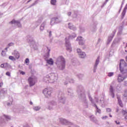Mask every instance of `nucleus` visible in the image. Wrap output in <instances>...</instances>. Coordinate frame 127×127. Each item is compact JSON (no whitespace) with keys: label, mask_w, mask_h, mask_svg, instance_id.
<instances>
[{"label":"nucleus","mask_w":127,"mask_h":127,"mask_svg":"<svg viewBox=\"0 0 127 127\" xmlns=\"http://www.w3.org/2000/svg\"><path fill=\"white\" fill-rule=\"evenodd\" d=\"M46 83H55L58 80V74L57 73H51L44 77Z\"/></svg>","instance_id":"1"},{"label":"nucleus","mask_w":127,"mask_h":127,"mask_svg":"<svg viewBox=\"0 0 127 127\" xmlns=\"http://www.w3.org/2000/svg\"><path fill=\"white\" fill-rule=\"evenodd\" d=\"M56 64L60 70H64L66 66V61L62 56L58 57L56 61Z\"/></svg>","instance_id":"2"},{"label":"nucleus","mask_w":127,"mask_h":127,"mask_svg":"<svg viewBox=\"0 0 127 127\" xmlns=\"http://www.w3.org/2000/svg\"><path fill=\"white\" fill-rule=\"evenodd\" d=\"M119 67L121 73L127 75V65L124 60H121Z\"/></svg>","instance_id":"3"},{"label":"nucleus","mask_w":127,"mask_h":127,"mask_svg":"<svg viewBox=\"0 0 127 127\" xmlns=\"http://www.w3.org/2000/svg\"><path fill=\"white\" fill-rule=\"evenodd\" d=\"M87 96L88 97V99L89 101H90L91 103L92 106H93V107H95L97 113H98V114H101V109H99V108L96 104V102H95V101H94V99H93V98H92V96H91V94H90L89 93H88Z\"/></svg>","instance_id":"4"},{"label":"nucleus","mask_w":127,"mask_h":127,"mask_svg":"<svg viewBox=\"0 0 127 127\" xmlns=\"http://www.w3.org/2000/svg\"><path fill=\"white\" fill-rule=\"evenodd\" d=\"M43 93L44 94L45 98H50V97H51V94H52V88H45L43 90Z\"/></svg>","instance_id":"5"},{"label":"nucleus","mask_w":127,"mask_h":127,"mask_svg":"<svg viewBox=\"0 0 127 127\" xmlns=\"http://www.w3.org/2000/svg\"><path fill=\"white\" fill-rule=\"evenodd\" d=\"M28 81L30 87H32V86L35 85V83L37 82V79L35 76H31L28 77Z\"/></svg>","instance_id":"6"},{"label":"nucleus","mask_w":127,"mask_h":127,"mask_svg":"<svg viewBox=\"0 0 127 127\" xmlns=\"http://www.w3.org/2000/svg\"><path fill=\"white\" fill-rule=\"evenodd\" d=\"M79 98L83 100V106L84 108H88V101L86 99V95L85 93H81L79 94Z\"/></svg>","instance_id":"7"},{"label":"nucleus","mask_w":127,"mask_h":127,"mask_svg":"<svg viewBox=\"0 0 127 127\" xmlns=\"http://www.w3.org/2000/svg\"><path fill=\"white\" fill-rule=\"evenodd\" d=\"M10 120H11V118L10 116L4 115L3 116L0 117V124H2V123H6L5 121H10Z\"/></svg>","instance_id":"8"},{"label":"nucleus","mask_w":127,"mask_h":127,"mask_svg":"<svg viewBox=\"0 0 127 127\" xmlns=\"http://www.w3.org/2000/svg\"><path fill=\"white\" fill-rule=\"evenodd\" d=\"M59 100L60 103H62V104H65V102H66V99L64 97V94L62 92H60Z\"/></svg>","instance_id":"9"},{"label":"nucleus","mask_w":127,"mask_h":127,"mask_svg":"<svg viewBox=\"0 0 127 127\" xmlns=\"http://www.w3.org/2000/svg\"><path fill=\"white\" fill-rule=\"evenodd\" d=\"M127 77V74H124L123 73L119 74L118 75L117 80L119 83H121V82H123L124 80H125Z\"/></svg>","instance_id":"10"},{"label":"nucleus","mask_w":127,"mask_h":127,"mask_svg":"<svg viewBox=\"0 0 127 127\" xmlns=\"http://www.w3.org/2000/svg\"><path fill=\"white\" fill-rule=\"evenodd\" d=\"M65 47H66V50L69 52L72 51V47L71 46V44L69 41V40H67V38H65Z\"/></svg>","instance_id":"11"},{"label":"nucleus","mask_w":127,"mask_h":127,"mask_svg":"<svg viewBox=\"0 0 127 127\" xmlns=\"http://www.w3.org/2000/svg\"><path fill=\"white\" fill-rule=\"evenodd\" d=\"M95 100L97 105L104 107V103H105L104 99H100L99 97H95Z\"/></svg>","instance_id":"12"},{"label":"nucleus","mask_w":127,"mask_h":127,"mask_svg":"<svg viewBox=\"0 0 127 127\" xmlns=\"http://www.w3.org/2000/svg\"><path fill=\"white\" fill-rule=\"evenodd\" d=\"M59 121L61 124H62V125H64V126H71V123L66 119L60 118Z\"/></svg>","instance_id":"13"},{"label":"nucleus","mask_w":127,"mask_h":127,"mask_svg":"<svg viewBox=\"0 0 127 127\" xmlns=\"http://www.w3.org/2000/svg\"><path fill=\"white\" fill-rule=\"evenodd\" d=\"M77 52L80 58H85L86 57V53H85V52H82L81 49H77Z\"/></svg>","instance_id":"14"},{"label":"nucleus","mask_w":127,"mask_h":127,"mask_svg":"<svg viewBox=\"0 0 127 127\" xmlns=\"http://www.w3.org/2000/svg\"><path fill=\"white\" fill-rule=\"evenodd\" d=\"M76 41L78 42L79 45H84L85 44V40L82 37H78Z\"/></svg>","instance_id":"15"},{"label":"nucleus","mask_w":127,"mask_h":127,"mask_svg":"<svg viewBox=\"0 0 127 127\" xmlns=\"http://www.w3.org/2000/svg\"><path fill=\"white\" fill-rule=\"evenodd\" d=\"M12 55L14 56L16 59H19L20 57V55L19 52L17 50H15L12 52Z\"/></svg>","instance_id":"16"},{"label":"nucleus","mask_w":127,"mask_h":127,"mask_svg":"<svg viewBox=\"0 0 127 127\" xmlns=\"http://www.w3.org/2000/svg\"><path fill=\"white\" fill-rule=\"evenodd\" d=\"M9 24L17 25L18 27H21V24H20V22H19V21H16L14 19L9 22Z\"/></svg>","instance_id":"17"},{"label":"nucleus","mask_w":127,"mask_h":127,"mask_svg":"<svg viewBox=\"0 0 127 127\" xmlns=\"http://www.w3.org/2000/svg\"><path fill=\"white\" fill-rule=\"evenodd\" d=\"M77 35L75 33H72L71 35L69 34H66L65 38H67V40H69V39H73L76 37Z\"/></svg>","instance_id":"18"},{"label":"nucleus","mask_w":127,"mask_h":127,"mask_svg":"<svg viewBox=\"0 0 127 127\" xmlns=\"http://www.w3.org/2000/svg\"><path fill=\"white\" fill-rule=\"evenodd\" d=\"M6 94V89L3 88L0 90V99H3L4 95Z\"/></svg>","instance_id":"19"},{"label":"nucleus","mask_w":127,"mask_h":127,"mask_svg":"<svg viewBox=\"0 0 127 127\" xmlns=\"http://www.w3.org/2000/svg\"><path fill=\"white\" fill-rule=\"evenodd\" d=\"M99 63H100V57L97 58V59L96 60L95 64L93 68L94 73H96V70H97V67L98 66V65H99Z\"/></svg>","instance_id":"20"},{"label":"nucleus","mask_w":127,"mask_h":127,"mask_svg":"<svg viewBox=\"0 0 127 127\" xmlns=\"http://www.w3.org/2000/svg\"><path fill=\"white\" fill-rule=\"evenodd\" d=\"M110 95L112 98H115V89H114V87L111 85L110 87Z\"/></svg>","instance_id":"21"},{"label":"nucleus","mask_w":127,"mask_h":127,"mask_svg":"<svg viewBox=\"0 0 127 127\" xmlns=\"http://www.w3.org/2000/svg\"><path fill=\"white\" fill-rule=\"evenodd\" d=\"M115 34H116V31H114L113 33L108 37V39L107 42V44H109L110 42L112 41L113 40V37L115 36Z\"/></svg>","instance_id":"22"},{"label":"nucleus","mask_w":127,"mask_h":127,"mask_svg":"<svg viewBox=\"0 0 127 127\" xmlns=\"http://www.w3.org/2000/svg\"><path fill=\"white\" fill-rule=\"evenodd\" d=\"M68 28H69V29H71V30H73V31L77 30V28L76 27V26L73 25L72 23H69L68 24Z\"/></svg>","instance_id":"23"},{"label":"nucleus","mask_w":127,"mask_h":127,"mask_svg":"<svg viewBox=\"0 0 127 127\" xmlns=\"http://www.w3.org/2000/svg\"><path fill=\"white\" fill-rule=\"evenodd\" d=\"M46 61H47V63L49 64V65H53L54 64V61H53V59H46Z\"/></svg>","instance_id":"24"},{"label":"nucleus","mask_w":127,"mask_h":127,"mask_svg":"<svg viewBox=\"0 0 127 127\" xmlns=\"http://www.w3.org/2000/svg\"><path fill=\"white\" fill-rule=\"evenodd\" d=\"M45 25H46V22L44 21L41 25L40 27V29L41 31H43L44 30V27H45Z\"/></svg>","instance_id":"25"},{"label":"nucleus","mask_w":127,"mask_h":127,"mask_svg":"<svg viewBox=\"0 0 127 127\" xmlns=\"http://www.w3.org/2000/svg\"><path fill=\"white\" fill-rule=\"evenodd\" d=\"M56 21H57V19H55V17L54 18H52L51 19V22H50V24L51 25H54V24L55 23H56Z\"/></svg>","instance_id":"26"},{"label":"nucleus","mask_w":127,"mask_h":127,"mask_svg":"<svg viewBox=\"0 0 127 127\" xmlns=\"http://www.w3.org/2000/svg\"><path fill=\"white\" fill-rule=\"evenodd\" d=\"M41 107L40 106H34L33 107V110L35 111V112H38V111H40Z\"/></svg>","instance_id":"27"},{"label":"nucleus","mask_w":127,"mask_h":127,"mask_svg":"<svg viewBox=\"0 0 127 127\" xmlns=\"http://www.w3.org/2000/svg\"><path fill=\"white\" fill-rule=\"evenodd\" d=\"M8 59L9 60H11V61H16V58L12 56H9L8 57Z\"/></svg>","instance_id":"28"},{"label":"nucleus","mask_w":127,"mask_h":127,"mask_svg":"<svg viewBox=\"0 0 127 127\" xmlns=\"http://www.w3.org/2000/svg\"><path fill=\"white\" fill-rule=\"evenodd\" d=\"M49 52H50V50H48V52H47V53L44 56L45 60H46V59H48V58H49V56H50V53Z\"/></svg>","instance_id":"29"},{"label":"nucleus","mask_w":127,"mask_h":127,"mask_svg":"<svg viewBox=\"0 0 127 127\" xmlns=\"http://www.w3.org/2000/svg\"><path fill=\"white\" fill-rule=\"evenodd\" d=\"M117 99L120 107H123V103L122 102V100H121V98H120L119 96H117Z\"/></svg>","instance_id":"30"},{"label":"nucleus","mask_w":127,"mask_h":127,"mask_svg":"<svg viewBox=\"0 0 127 127\" xmlns=\"http://www.w3.org/2000/svg\"><path fill=\"white\" fill-rule=\"evenodd\" d=\"M122 114L123 115H124V116H125V119H126V120H127V111L123 110L122 112Z\"/></svg>","instance_id":"31"},{"label":"nucleus","mask_w":127,"mask_h":127,"mask_svg":"<svg viewBox=\"0 0 127 127\" xmlns=\"http://www.w3.org/2000/svg\"><path fill=\"white\" fill-rule=\"evenodd\" d=\"M67 92L68 93V95H69V96H72V95H73V91H72L71 88H68L67 89Z\"/></svg>","instance_id":"32"},{"label":"nucleus","mask_w":127,"mask_h":127,"mask_svg":"<svg viewBox=\"0 0 127 127\" xmlns=\"http://www.w3.org/2000/svg\"><path fill=\"white\" fill-rule=\"evenodd\" d=\"M14 45V43H10L9 44H8V47L5 48V50H6V51H7V49L8 48V47H10V46H13Z\"/></svg>","instance_id":"33"},{"label":"nucleus","mask_w":127,"mask_h":127,"mask_svg":"<svg viewBox=\"0 0 127 127\" xmlns=\"http://www.w3.org/2000/svg\"><path fill=\"white\" fill-rule=\"evenodd\" d=\"M49 104H50V106H53V107H54V106H56L57 105V103L55 101H51Z\"/></svg>","instance_id":"34"},{"label":"nucleus","mask_w":127,"mask_h":127,"mask_svg":"<svg viewBox=\"0 0 127 127\" xmlns=\"http://www.w3.org/2000/svg\"><path fill=\"white\" fill-rule=\"evenodd\" d=\"M55 19L57 20V21H56V23H60V22L62 21V20L58 18V17H55Z\"/></svg>","instance_id":"35"},{"label":"nucleus","mask_w":127,"mask_h":127,"mask_svg":"<svg viewBox=\"0 0 127 127\" xmlns=\"http://www.w3.org/2000/svg\"><path fill=\"white\" fill-rule=\"evenodd\" d=\"M48 109L51 110H53V105H50V103H49V105L48 106Z\"/></svg>","instance_id":"36"},{"label":"nucleus","mask_w":127,"mask_h":127,"mask_svg":"<svg viewBox=\"0 0 127 127\" xmlns=\"http://www.w3.org/2000/svg\"><path fill=\"white\" fill-rule=\"evenodd\" d=\"M123 96H124V98L125 99H126V100L127 101V90H125Z\"/></svg>","instance_id":"37"},{"label":"nucleus","mask_w":127,"mask_h":127,"mask_svg":"<svg viewBox=\"0 0 127 127\" xmlns=\"http://www.w3.org/2000/svg\"><path fill=\"white\" fill-rule=\"evenodd\" d=\"M51 3L53 5H55V4H56V0H51Z\"/></svg>","instance_id":"38"},{"label":"nucleus","mask_w":127,"mask_h":127,"mask_svg":"<svg viewBox=\"0 0 127 127\" xmlns=\"http://www.w3.org/2000/svg\"><path fill=\"white\" fill-rule=\"evenodd\" d=\"M5 67L11 68V65L8 63H5Z\"/></svg>","instance_id":"39"},{"label":"nucleus","mask_w":127,"mask_h":127,"mask_svg":"<svg viewBox=\"0 0 127 127\" xmlns=\"http://www.w3.org/2000/svg\"><path fill=\"white\" fill-rule=\"evenodd\" d=\"M86 30L84 27H81L80 28V32H84Z\"/></svg>","instance_id":"40"},{"label":"nucleus","mask_w":127,"mask_h":127,"mask_svg":"<svg viewBox=\"0 0 127 127\" xmlns=\"http://www.w3.org/2000/svg\"><path fill=\"white\" fill-rule=\"evenodd\" d=\"M12 101H13V100H12V99H11L10 101V102L7 103V106H11V105L12 104Z\"/></svg>","instance_id":"41"},{"label":"nucleus","mask_w":127,"mask_h":127,"mask_svg":"<svg viewBox=\"0 0 127 127\" xmlns=\"http://www.w3.org/2000/svg\"><path fill=\"white\" fill-rule=\"evenodd\" d=\"M127 12L126 11H123L122 13V18H124L125 15H126V13Z\"/></svg>","instance_id":"42"},{"label":"nucleus","mask_w":127,"mask_h":127,"mask_svg":"<svg viewBox=\"0 0 127 127\" xmlns=\"http://www.w3.org/2000/svg\"><path fill=\"white\" fill-rule=\"evenodd\" d=\"M67 82H69V83H74V80L73 79H71L70 78L66 79Z\"/></svg>","instance_id":"43"},{"label":"nucleus","mask_w":127,"mask_h":127,"mask_svg":"<svg viewBox=\"0 0 127 127\" xmlns=\"http://www.w3.org/2000/svg\"><path fill=\"white\" fill-rule=\"evenodd\" d=\"M25 63H26V64L27 65H28V64H29V59H26L25 60Z\"/></svg>","instance_id":"44"},{"label":"nucleus","mask_w":127,"mask_h":127,"mask_svg":"<svg viewBox=\"0 0 127 127\" xmlns=\"http://www.w3.org/2000/svg\"><path fill=\"white\" fill-rule=\"evenodd\" d=\"M108 77H112V76H114V72H109L108 74Z\"/></svg>","instance_id":"45"},{"label":"nucleus","mask_w":127,"mask_h":127,"mask_svg":"<svg viewBox=\"0 0 127 127\" xmlns=\"http://www.w3.org/2000/svg\"><path fill=\"white\" fill-rule=\"evenodd\" d=\"M106 111L107 113H112V109L111 108H107Z\"/></svg>","instance_id":"46"},{"label":"nucleus","mask_w":127,"mask_h":127,"mask_svg":"<svg viewBox=\"0 0 127 127\" xmlns=\"http://www.w3.org/2000/svg\"><path fill=\"white\" fill-rule=\"evenodd\" d=\"M108 118H109V117H108L107 116H103L101 118V119L102 120H107V119H108Z\"/></svg>","instance_id":"47"},{"label":"nucleus","mask_w":127,"mask_h":127,"mask_svg":"<svg viewBox=\"0 0 127 127\" xmlns=\"http://www.w3.org/2000/svg\"><path fill=\"white\" fill-rule=\"evenodd\" d=\"M90 119H91V120L93 122H94L95 117H94V116H91L90 117Z\"/></svg>","instance_id":"48"},{"label":"nucleus","mask_w":127,"mask_h":127,"mask_svg":"<svg viewBox=\"0 0 127 127\" xmlns=\"http://www.w3.org/2000/svg\"><path fill=\"white\" fill-rule=\"evenodd\" d=\"M6 76H8V77H10V72H6Z\"/></svg>","instance_id":"49"},{"label":"nucleus","mask_w":127,"mask_h":127,"mask_svg":"<svg viewBox=\"0 0 127 127\" xmlns=\"http://www.w3.org/2000/svg\"><path fill=\"white\" fill-rule=\"evenodd\" d=\"M36 3H37V2L36 1V2H35L34 3H33V4H32L29 6V7H31L32 6H33V5H35Z\"/></svg>","instance_id":"50"},{"label":"nucleus","mask_w":127,"mask_h":127,"mask_svg":"<svg viewBox=\"0 0 127 127\" xmlns=\"http://www.w3.org/2000/svg\"><path fill=\"white\" fill-rule=\"evenodd\" d=\"M6 54H5V53H4V52L3 51H2L1 53V55L2 56H5L6 55Z\"/></svg>","instance_id":"51"},{"label":"nucleus","mask_w":127,"mask_h":127,"mask_svg":"<svg viewBox=\"0 0 127 127\" xmlns=\"http://www.w3.org/2000/svg\"><path fill=\"white\" fill-rule=\"evenodd\" d=\"M127 4L126 5L123 11H127Z\"/></svg>","instance_id":"52"},{"label":"nucleus","mask_w":127,"mask_h":127,"mask_svg":"<svg viewBox=\"0 0 127 127\" xmlns=\"http://www.w3.org/2000/svg\"><path fill=\"white\" fill-rule=\"evenodd\" d=\"M0 67H1V68H3V67H5V64H1Z\"/></svg>","instance_id":"53"},{"label":"nucleus","mask_w":127,"mask_h":127,"mask_svg":"<svg viewBox=\"0 0 127 127\" xmlns=\"http://www.w3.org/2000/svg\"><path fill=\"white\" fill-rule=\"evenodd\" d=\"M125 48V52H127V44H126V45Z\"/></svg>","instance_id":"54"},{"label":"nucleus","mask_w":127,"mask_h":127,"mask_svg":"<svg viewBox=\"0 0 127 127\" xmlns=\"http://www.w3.org/2000/svg\"><path fill=\"white\" fill-rule=\"evenodd\" d=\"M20 73L21 74V75H25V72L24 71H21Z\"/></svg>","instance_id":"55"},{"label":"nucleus","mask_w":127,"mask_h":127,"mask_svg":"<svg viewBox=\"0 0 127 127\" xmlns=\"http://www.w3.org/2000/svg\"><path fill=\"white\" fill-rule=\"evenodd\" d=\"M71 14H72V13L71 12H67L68 16H70V15H71Z\"/></svg>","instance_id":"56"},{"label":"nucleus","mask_w":127,"mask_h":127,"mask_svg":"<svg viewBox=\"0 0 127 127\" xmlns=\"http://www.w3.org/2000/svg\"><path fill=\"white\" fill-rule=\"evenodd\" d=\"M3 85V83L2 82H0V88H1L2 86Z\"/></svg>","instance_id":"57"},{"label":"nucleus","mask_w":127,"mask_h":127,"mask_svg":"<svg viewBox=\"0 0 127 127\" xmlns=\"http://www.w3.org/2000/svg\"><path fill=\"white\" fill-rule=\"evenodd\" d=\"M117 125H120V121H115Z\"/></svg>","instance_id":"58"},{"label":"nucleus","mask_w":127,"mask_h":127,"mask_svg":"<svg viewBox=\"0 0 127 127\" xmlns=\"http://www.w3.org/2000/svg\"><path fill=\"white\" fill-rule=\"evenodd\" d=\"M125 85L126 86V87H127V81H125Z\"/></svg>","instance_id":"59"},{"label":"nucleus","mask_w":127,"mask_h":127,"mask_svg":"<svg viewBox=\"0 0 127 127\" xmlns=\"http://www.w3.org/2000/svg\"><path fill=\"white\" fill-rule=\"evenodd\" d=\"M64 85H67V84H68V82L65 81L64 82Z\"/></svg>","instance_id":"60"},{"label":"nucleus","mask_w":127,"mask_h":127,"mask_svg":"<svg viewBox=\"0 0 127 127\" xmlns=\"http://www.w3.org/2000/svg\"><path fill=\"white\" fill-rule=\"evenodd\" d=\"M30 105H33V103H32L31 101L30 102Z\"/></svg>","instance_id":"61"},{"label":"nucleus","mask_w":127,"mask_h":127,"mask_svg":"<svg viewBox=\"0 0 127 127\" xmlns=\"http://www.w3.org/2000/svg\"><path fill=\"white\" fill-rule=\"evenodd\" d=\"M108 1H109V0H106V2L104 3V4H106V3H107V2H108Z\"/></svg>","instance_id":"62"},{"label":"nucleus","mask_w":127,"mask_h":127,"mask_svg":"<svg viewBox=\"0 0 127 127\" xmlns=\"http://www.w3.org/2000/svg\"><path fill=\"white\" fill-rule=\"evenodd\" d=\"M50 36H51L52 34H51V31L50 32Z\"/></svg>","instance_id":"63"},{"label":"nucleus","mask_w":127,"mask_h":127,"mask_svg":"<svg viewBox=\"0 0 127 127\" xmlns=\"http://www.w3.org/2000/svg\"><path fill=\"white\" fill-rule=\"evenodd\" d=\"M116 112L118 113V112H119V109H116Z\"/></svg>","instance_id":"64"}]
</instances>
